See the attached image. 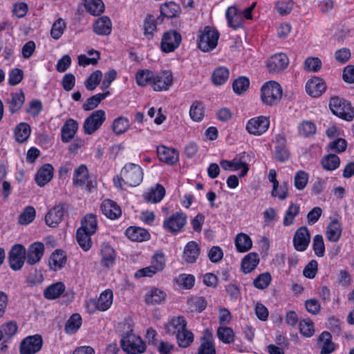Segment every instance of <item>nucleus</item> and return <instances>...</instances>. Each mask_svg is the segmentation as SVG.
Segmentation results:
<instances>
[{
    "instance_id": "f257e3e1",
    "label": "nucleus",
    "mask_w": 354,
    "mask_h": 354,
    "mask_svg": "<svg viewBox=\"0 0 354 354\" xmlns=\"http://www.w3.org/2000/svg\"><path fill=\"white\" fill-rule=\"evenodd\" d=\"M143 179L142 168L136 164H127L121 170L120 176L113 178L115 186L119 189L122 188V181L130 187H136L140 185Z\"/></svg>"
},
{
    "instance_id": "f03ea898",
    "label": "nucleus",
    "mask_w": 354,
    "mask_h": 354,
    "mask_svg": "<svg viewBox=\"0 0 354 354\" xmlns=\"http://www.w3.org/2000/svg\"><path fill=\"white\" fill-rule=\"evenodd\" d=\"M220 34L218 31L211 26H205L198 32V47L203 52L214 50L217 44Z\"/></svg>"
},
{
    "instance_id": "7ed1b4c3",
    "label": "nucleus",
    "mask_w": 354,
    "mask_h": 354,
    "mask_svg": "<svg viewBox=\"0 0 354 354\" xmlns=\"http://www.w3.org/2000/svg\"><path fill=\"white\" fill-rule=\"evenodd\" d=\"M261 97L264 104L268 106L277 104L282 97V88L275 81L265 83L261 87Z\"/></svg>"
},
{
    "instance_id": "20e7f679",
    "label": "nucleus",
    "mask_w": 354,
    "mask_h": 354,
    "mask_svg": "<svg viewBox=\"0 0 354 354\" xmlns=\"http://www.w3.org/2000/svg\"><path fill=\"white\" fill-rule=\"evenodd\" d=\"M121 346L128 354H140L145 351L146 345L140 336L132 330L127 332L121 339Z\"/></svg>"
},
{
    "instance_id": "39448f33",
    "label": "nucleus",
    "mask_w": 354,
    "mask_h": 354,
    "mask_svg": "<svg viewBox=\"0 0 354 354\" xmlns=\"http://www.w3.org/2000/svg\"><path fill=\"white\" fill-rule=\"evenodd\" d=\"M330 109L337 116L351 121L354 118V110L350 102L339 97H332L330 100Z\"/></svg>"
},
{
    "instance_id": "423d86ee",
    "label": "nucleus",
    "mask_w": 354,
    "mask_h": 354,
    "mask_svg": "<svg viewBox=\"0 0 354 354\" xmlns=\"http://www.w3.org/2000/svg\"><path fill=\"white\" fill-rule=\"evenodd\" d=\"M106 120L104 111L99 109L93 111L88 118H86L83 129L85 134H93L103 124Z\"/></svg>"
},
{
    "instance_id": "0eeeda50",
    "label": "nucleus",
    "mask_w": 354,
    "mask_h": 354,
    "mask_svg": "<svg viewBox=\"0 0 354 354\" xmlns=\"http://www.w3.org/2000/svg\"><path fill=\"white\" fill-rule=\"evenodd\" d=\"M42 345L43 339L41 335L28 336L20 344V353L35 354L41 350Z\"/></svg>"
},
{
    "instance_id": "6e6552de",
    "label": "nucleus",
    "mask_w": 354,
    "mask_h": 354,
    "mask_svg": "<svg viewBox=\"0 0 354 354\" xmlns=\"http://www.w3.org/2000/svg\"><path fill=\"white\" fill-rule=\"evenodd\" d=\"M270 125V120L265 116H259L249 120L246 124L245 129L247 131L254 136H261L263 134Z\"/></svg>"
},
{
    "instance_id": "1a4fd4ad",
    "label": "nucleus",
    "mask_w": 354,
    "mask_h": 354,
    "mask_svg": "<svg viewBox=\"0 0 354 354\" xmlns=\"http://www.w3.org/2000/svg\"><path fill=\"white\" fill-rule=\"evenodd\" d=\"M173 82L172 73L169 71H164L157 74H153L151 87L156 91H167Z\"/></svg>"
},
{
    "instance_id": "9d476101",
    "label": "nucleus",
    "mask_w": 354,
    "mask_h": 354,
    "mask_svg": "<svg viewBox=\"0 0 354 354\" xmlns=\"http://www.w3.org/2000/svg\"><path fill=\"white\" fill-rule=\"evenodd\" d=\"M26 258L25 248L21 244L15 245L9 253V263L10 268L14 270H20Z\"/></svg>"
},
{
    "instance_id": "9b49d317",
    "label": "nucleus",
    "mask_w": 354,
    "mask_h": 354,
    "mask_svg": "<svg viewBox=\"0 0 354 354\" xmlns=\"http://www.w3.org/2000/svg\"><path fill=\"white\" fill-rule=\"evenodd\" d=\"M289 59L286 55L277 53L270 57L267 62V68L270 73H279L288 65Z\"/></svg>"
},
{
    "instance_id": "f8f14e48",
    "label": "nucleus",
    "mask_w": 354,
    "mask_h": 354,
    "mask_svg": "<svg viewBox=\"0 0 354 354\" xmlns=\"http://www.w3.org/2000/svg\"><path fill=\"white\" fill-rule=\"evenodd\" d=\"M310 241V236L306 227H300L297 230L293 237V245L297 251H305Z\"/></svg>"
},
{
    "instance_id": "ddd939ff",
    "label": "nucleus",
    "mask_w": 354,
    "mask_h": 354,
    "mask_svg": "<svg viewBox=\"0 0 354 354\" xmlns=\"http://www.w3.org/2000/svg\"><path fill=\"white\" fill-rule=\"evenodd\" d=\"M181 41L180 35L176 31L165 32L162 37L161 48L165 53L174 51Z\"/></svg>"
},
{
    "instance_id": "4468645a",
    "label": "nucleus",
    "mask_w": 354,
    "mask_h": 354,
    "mask_svg": "<svg viewBox=\"0 0 354 354\" xmlns=\"http://www.w3.org/2000/svg\"><path fill=\"white\" fill-rule=\"evenodd\" d=\"M186 222V216L183 213L177 212L165 220L163 226L171 232H177L185 226Z\"/></svg>"
},
{
    "instance_id": "2eb2a0df",
    "label": "nucleus",
    "mask_w": 354,
    "mask_h": 354,
    "mask_svg": "<svg viewBox=\"0 0 354 354\" xmlns=\"http://www.w3.org/2000/svg\"><path fill=\"white\" fill-rule=\"evenodd\" d=\"M187 327V321L183 316L174 317L165 324L164 330L167 335H176Z\"/></svg>"
},
{
    "instance_id": "dca6fc26",
    "label": "nucleus",
    "mask_w": 354,
    "mask_h": 354,
    "mask_svg": "<svg viewBox=\"0 0 354 354\" xmlns=\"http://www.w3.org/2000/svg\"><path fill=\"white\" fill-rule=\"evenodd\" d=\"M274 158L280 162H285L290 158V153L286 147V139L283 134H278L276 137Z\"/></svg>"
},
{
    "instance_id": "f3484780",
    "label": "nucleus",
    "mask_w": 354,
    "mask_h": 354,
    "mask_svg": "<svg viewBox=\"0 0 354 354\" xmlns=\"http://www.w3.org/2000/svg\"><path fill=\"white\" fill-rule=\"evenodd\" d=\"M196 354H216L213 335L208 329L203 331L201 344Z\"/></svg>"
},
{
    "instance_id": "a211bd4d",
    "label": "nucleus",
    "mask_w": 354,
    "mask_h": 354,
    "mask_svg": "<svg viewBox=\"0 0 354 354\" xmlns=\"http://www.w3.org/2000/svg\"><path fill=\"white\" fill-rule=\"evenodd\" d=\"M64 207L62 205H58L49 210L45 216L46 225L50 227H56L63 219Z\"/></svg>"
},
{
    "instance_id": "6ab92c4d",
    "label": "nucleus",
    "mask_w": 354,
    "mask_h": 354,
    "mask_svg": "<svg viewBox=\"0 0 354 354\" xmlns=\"http://www.w3.org/2000/svg\"><path fill=\"white\" fill-rule=\"evenodd\" d=\"M306 88V92L310 96L316 97L320 96L325 91L326 84L322 79L315 77L308 81Z\"/></svg>"
},
{
    "instance_id": "aec40b11",
    "label": "nucleus",
    "mask_w": 354,
    "mask_h": 354,
    "mask_svg": "<svg viewBox=\"0 0 354 354\" xmlns=\"http://www.w3.org/2000/svg\"><path fill=\"white\" fill-rule=\"evenodd\" d=\"M101 210L102 214L110 219H116L122 214L120 206L113 201L105 200L102 203Z\"/></svg>"
},
{
    "instance_id": "412c9836",
    "label": "nucleus",
    "mask_w": 354,
    "mask_h": 354,
    "mask_svg": "<svg viewBox=\"0 0 354 354\" xmlns=\"http://www.w3.org/2000/svg\"><path fill=\"white\" fill-rule=\"evenodd\" d=\"M157 151L160 160L168 165H172L178 160V152L174 149L162 146L158 147Z\"/></svg>"
},
{
    "instance_id": "4be33fe9",
    "label": "nucleus",
    "mask_w": 354,
    "mask_h": 354,
    "mask_svg": "<svg viewBox=\"0 0 354 354\" xmlns=\"http://www.w3.org/2000/svg\"><path fill=\"white\" fill-rule=\"evenodd\" d=\"M44 245L41 243L36 242L30 245L28 248L26 261L30 265H34L40 261L44 254Z\"/></svg>"
},
{
    "instance_id": "5701e85b",
    "label": "nucleus",
    "mask_w": 354,
    "mask_h": 354,
    "mask_svg": "<svg viewBox=\"0 0 354 354\" xmlns=\"http://www.w3.org/2000/svg\"><path fill=\"white\" fill-rule=\"evenodd\" d=\"M101 264L106 268L112 267L115 263L116 254L112 247L107 243H103L101 246Z\"/></svg>"
},
{
    "instance_id": "b1692460",
    "label": "nucleus",
    "mask_w": 354,
    "mask_h": 354,
    "mask_svg": "<svg viewBox=\"0 0 354 354\" xmlns=\"http://www.w3.org/2000/svg\"><path fill=\"white\" fill-rule=\"evenodd\" d=\"M167 293L162 289L153 287L145 295V302L148 305L160 304L165 301Z\"/></svg>"
},
{
    "instance_id": "393cba45",
    "label": "nucleus",
    "mask_w": 354,
    "mask_h": 354,
    "mask_svg": "<svg viewBox=\"0 0 354 354\" xmlns=\"http://www.w3.org/2000/svg\"><path fill=\"white\" fill-rule=\"evenodd\" d=\"M77 129L78 123L75 120H67L62 127V140L68 142L74 138Z\"/></svg>"
},
{
    "instance_id": "a878e982",
    "label": "nucleus",
    "mask_w": 354,
    "mask_h": 354,
    "mask_svg": "<svg viewBox=\"0 0 354 354\" xmlns=\"http://www.w3.org/2000/svg\"><path fill=\"white\" fill-rule=\"evenodd\" d=\"M200 246L195 241H189L185 247L183 252V259L189 263L196 261L200 254Z\"/></svg>"
},
{
    "instance_id": "bb28decb",
    "label": "nucleus",
    "mask_w": 354,
    "mask_h": 354,
    "mask_svg": "<svg viewBox=\"0 0 354 354\" xmlns=\"http://www.w3.org/2000/svg\"><path fill=\"white\" fill-rule=\"evenodd\" d=\"M112 30L111 19L106 16L99 18L93 25V30L98 35H109Z\"/></svg>"
},
{
    "instance_id": "cd10ccee",
    "label": "nucleus",
    "mask_w": 354,
    "mask_h": 354,
    "mask_svg": "<svg viewBox=\"0 0 354 354\" xmlns=\"http://www.w3.org/2000/svg\"><path fill=\"white\" fill-rule=\"evenodd\" d=\"M53 168L50 164L44 165L37 173L35 180L40 187L44 186L53 178Z\"/></svg>"
},
{
    "instance_id": "c85d7f7f",
    "label": "nucleus",
    "mask_w": 354,
    "mask_h": 354,
    "mask_svg": "<svg viewBox=\"0 0 354 354\" xmlns=\"http://www.w3.org/2000/svg\"><path fill=\"white\" fill-rule=\"evenodd\" d=\"M25 102V95L21 90L12 93L10 99L7 102L9 104V111L11 113H15L21 109Z\"/></svg>"
},
{
    "instance_id": "c756f323",
    "label": "nucleus",
    "mask_w": 354,
    "mask_h": 354,
    "mask_svg": "<svg viewBox=\"0 0 354 354\" xmlns=\"http://www.w3.org/2000/svg\"><path fill=\"white\" fill-rule=\"evenodd\" d=\"M165 195V189L162 185L157 184L155 187H151L144 196L147 202L156 203L160 202Z\"/></svg>"
},
{
    "instance_id": "7c9ffc66",
    "label": "nucleus",
    "mask_w": 354,
    "mask_h": 354,
    "mask_svg": "<svg viewBox=\"0 0 354 354\" xmlns=\"http://www.w3.org/2000/svg\"><path fill=\"white\" fill-rule=\"evenodd\" d=\"M259 263V258L258 254L254 252H251L247 254L242 260L241 268L244 273H250Z\"/></svg>"
},
{
    "instance_id": "2f4dec72",
    "label": "nucleus",
    "mask_w": 354,
    "mask_h": 354,
    "mask_svg": "<svg viewBox=\"0 0 354 354\" xmlns=\"http://www.w3.org/2000/svg\"><path fill=\"white\" fill-rule=\"evenodd\" d=\"M65 290V286L62 282H57L48 286L44 291V297L53 300L58 298Z\"/></svg>"
},
{
    "instance_id": "473e14b6",
    "label": "nucleus",
    "mask_w": 354,
    "mask_h": 354,
    "mask_svg": "<svg viewBox=\"0 0 354 354\" xmlns=\"http://www.w3.org/2000/svg\"><path fill=\"white\" fill-rule=\"evenodd\" d=\"M127 236L133 241L141 242L149 239V234L140 227H130L126 230Z\"/></svg>"
},
{
    "instance_id": "72a5a7b5",
    "label": "nucleus",
    "mask_w": 354,
    "mask_h": 354,
    "mask_svg": "<svg viewBox=\"0 0 354 354\" xmlns=\"http://www.w3.org/2000/svg\"><path fill=\"white\" fill-rule=\"evenodd\" d=\"M93 234L88 233L83 229H77L76 239L82 250L88 251L92 246L91 236Z\"/></svg>"
},
{
    "instance_id": "f704fd0d",
    "label": "nucleus",
    "mask_w": 354,
    "mask_h": 354,
    "mask_svg": "<svg viewBox=\"0 0 354 354\" xmlns=\"http://www.w3.org/2000/svg\"><path fill=\"white\" fill-rule=\"evenodd\" d=\"M176 337L179 347L187 348L193 343L194 335L193 333L186 327L181 332L177 333Z\"/></svg>"
},
{
    "instance_id": "c9c22d12",
    "label": "nucleus",
    "mask_w": 354,
    "mask_h": 354,
    "mask_svg": "<svg viewBox=\"0 0 354 354\" xmlns=\"http://www.w3.org/2000/svg\"><path fill=\"white\" fill-rule=\"evenodd\" d=\"M297 130L301 136L309 138L315 134L317 127L313 121L303 120L299 124Z\"/></svg>"
},
{
    "instance_id": "e433bc0d",
    "label": "nucleus",
    "mask_w": 354,
    "mask_h": 354,
    "mask_svg": "<svg viewBox=\"0 0 354 354\" xmlns=\"http://www.w3.org/2000/svg\"><path fill=\"white\" fill-rule=\"evenodd\" d=\"M18 326L15 322L10 321L0 328V335L4 342L10 340L17 332Z\"/></svg>"
},
{
    "instance_id": "4c0bfd02",
    "label": "nucleus",
    "mask_w": 354,
    "mask_h": 354,
    "mask_svg": "<svg viewBox=\"0 0 354 354\" xmlns=\"http://www.w3.org/2000/svg\"><path fill=\"white\" fill-rule=\"evenodd\" d=\"M88 182V172L87 167L82 165L78 167L74 173L73 183L75 186L81 187Z\"/></svg>"
},
{
    "instance_id": "58836bf2",
    "label": "nucleus",
    "mask_w": 354,
    "mask_h": 354,
    "mask_svg": "<svg viewBox=\"0 0 354 354\" xmlns=\"http://www.w3.org/2000/svg\"><path fill=\"white\" fill-rule=\"evenodd\" d=\"M228 25L234 29H237L242 26L241 16L238 14L236 7L231 6L225 12Z\"/></svg>"
},
{
    "instance_id": "ea45409f",
    "label": "nucleus",
    "mask_w": 354,
    "mask_h": 354,
    "mask_svg": "<svg viewBox=\"0 0 354 354\" xmlns=\"http://www.w3.org/2000/svg\"><path fill=\"white\" fill-rule=\"evenodd\" d=\"M113 294L112 290L107 289L102 292L97 300L100 311H106L113 304Z\"/></svg>"
},
{
    "instance_id": "a19ab883",
    "label": "nucleus",
    "mask_w": 354,
    "mask_h": 354,
    "mask_svg": "<svg viewBox=\"0 0 354 354\" xmlns=\"http://www.w3.org/2000/svg\"><path fill=\"white\" fill-rule=\"evenodd\" d=\"M97 228V223L96 216L93 214H86L81 221V227L80 229L88 232V233L95 234Z\"/></svg>"
},
{
    "instance_id": "79ce46f5",
    "label": "nucleus",
    "mask_w": 354,
    "mask_h": 354,
    "mask_svg": "<svg viewBox=\"0 0 354 354\" xmlns=\"http://www.w3.org/2000/svg\"><path fill=\"white\" fill-rule=\"evenodd\" d=\"M342 229L337 219L333 220L328 225L326 231L327 239L330 241L336 242L340 238Z\"/></svg>"
},
{
    "instance_id": "37998d69",
    "label": "nucleus",
    "mask_w": 354,
    "mask_h": 354,
    "mask_svg": "<svg viewBox=\"0 0 354 354\" xmlns=\"http://www.w3.org/2000/svg\"><path fill=\"white\" fill-rule=\"evenodd\" d=\"M235 245L239 252H245L252 248V242L248 235L240 233L236 236Z\"/></svg>"
},
{
    "instance_id": "c03bdc74",
    "label": "nucleus",
    "mask_w": 354,
    "mask_h": 354,
    "mask_svg": "<svg viewBox=\"0 0 354 354\" xmlns=\"http://www.w3.org/2000/svg\"><path fill=\"white\" fill-rule=\"evenodd\" d=\"M160 12L165 17L167 18H173L180 15V8L176 3L170 1L165 3L160 6Z\"/></svg>"
},
{
    "instance_id": "a18cd8bd",
    "label": "nucleus",
    "mask_w": 354,
    "mask_h": 354,
    "mask_svg": "<svg viewBox=\"0 0 354 354\" xmlns=\"http://www.w3.org/2000/svg\"><path fill=\"white\" fill-rule=\"evenodd\" d=\"M110 95V92L106 91L104 93H98L88 98L83 104V109L85 111H91L96 108L99 104Z\"/></svg>"
},
{
    "instance_id": "49530a36",
    "label": "nucleus",
    "mask_w": 354,
    "mask_h": 354,
    "mask_svg": "<svg viewBox=\"0 0 354 354\" xmlns=\"http://www.w3.org/2000/svg\"><path fill=\"white\" fill-rule=\"evenodd\" d=\"M66 261V255L63 252L56 250L53 252L49 260V266L53 270L60 269Z\"/></svg>"
},
{
    "instance_id": "de8ad7c7",
    "label": "nucleus",
    "mask_w": 354,
    "mask_h": 354,
    "mask_svg": "<svg viewBox=\"0 0 354 354\" xmlns=\"http://www.w3.org/2000/svg\"><path fill=\"white\" fill-rule=\"evenodd\" d=\"M84 7L88 12L94 16L100 15L104 10V5L102 0H86Z\"/></svg>"
},
{
    "instance_id": "09e8293b",
    "label": "nucleus",
    "mask_w": 354,
    "mask_h": 354,
    "mask_svg": "<svg viewBox=\"0 0 354 354\" xmlns=\"http://www.w3.org/2000/svg\"><path fill=\"white\" fill-rule=\"evenodd\" d=\"M189 308L192 312L201 313L207 306V302L203 297H192L188 299Z\"/></svg>"
},
{
    "instance_id": "8fccbe9b",
    "label": "nucleus",
    "mask_w": 354,
    "mask_h": 354,
    "mask_svg": "<svg viewBox=\"0 0 354 354\" xmlns=\"http://www.w3.org/2000/svg\"><path fill=\"white\" fill-rule=\"evenodd\" d=\"M229 77V70L226 67L220 66L216 68L212 75V80L214 84L221 85L224 84Z\"/></svg>"
},
{
    "instance_id": "3c124183",
    "label": "nucleus",
    "mask_w": 354,
    "mask_h": 354,
    "mask_svg": "<svg viewBox=\"0 0 354 354\" xmlns=\"http://www.w3.org/2000/svg\"><path fill=\"white\" fill-rule=\"evenodd\" d=\"M153 73L149 70H140L136 74V80L139 86H145L147 84L151 85L153 81Z\"/></svg>"
},
{
    "instance_id": "603ef678",
    "label": "nucleus",
    "mask_w": 354,
    "mask_h": 354,
    "mask_svg": "<svg viewBox=\"0 0 354 354\" xmlns=\"http://www.w3.org/2000/svg\"><path fill=\"white\" fill-rule=\"evenodd\" d=\"M340 164L339 158L335 154H329L324 156L322 160V165L324 169L333 171L337 169Z\"/></svg>"
},
{
    "instance_id": "864d4df0",
    "label": "nucleus",
    "mask_w": 354,
    "mask_h": 354,
    "mask_svg": "<svg viewBox=\"0 0 354 354\" xmlns=\"http://www.w3.org/2000/svg\"><path fill=\"white\" fill-rule=\"evenodd\" d=\"M15 133L17 141L23 142L29 138L30 127L27 123L21 122L16 127Z\"/></svg>"
},
{
    "instance_id": "5fc2aeb1",
    "label": "nucleus",
    "mask_w": 354,
    "mask_h": 354,
    "mask_svg": "<svg viewBox=\"0 0 354 354\" xmlns=\"http://www.w3.org/2000/svg\"><path fill=\"white\" fill-rule=\"evenodd\" d=\"M129 127V121L124 117H118L114 120L112 124L113 131L117 134L120 135L127 131Z\"/></svg>"
},
{
    "instance_id": "6e6d98bb",
    "label": "nucleus",
    "mask_w": 354,
    "mask_h": 354,
    "mask_svg": "<svg viewBox=\"0 0 354 354\" xmlns=\"http://www.w3.org/2000/svg\"><path fill=\"white\" fill-rule=\"evenodd\" d=\"M216 333L218 339L224 344H230L234 341V333L230 327H219Z\"/></svg>"
},
{
    "instance_id": "4d7b16f0",
    "label": "nucleus",
    "mask_w": 354,
    "mask_h": 354,
    "mask_svg": "<svg viewBox=\"0 0 354 354\" xmlns=\"http://www.w3.org/2000/svg\"><path fill=\"white\" fill-rule=\"evenodd\" d=\"M102 77V73L97 70L92 73L84 82L85 87L88 91H93L100 83Z\"/></svg>"
},
{
    "instance_id": "13d9d810",
    "label": "nucleus",
    "mask_w": 354,
    "mask_h": 354,
    "mask_svg": "<svg viewBox=\"0 0 354 354\" xmlns=\"http://www.w3.org/2000/svg\"><path fill=\"white\" fill-rule=\"evenodd\" d=\"M299 206L297 204L292 203L287 209L283 224L285 226H289L293 223L295 218L299 214Z\"/></svg>"
},
{
    "instance_id": "bf43d9fd",
    "label": "nucleus",
    "mask_w": 354,
    "mask_h": 354,
    "mask_svg": "<svg viewBox=\"0 0 354 354\" xmlns=\"http://www.w3.org/2000/svg\"><path fill=\"white\" fill-rule=\"evenodd\" d=\"M82 325V318L79 314H73L67 321L65 330L67 333L76 332Z\"/></svg>"
},
{
    "instance_id": "052dcab7",
    "label": "nucleus",
    "mask_w": 354,
    "mask_h": 354,
    "mask_svg": "<svg viewBox=\"0 0 354 354\" xmlns=\"http://www.w3.org/2000/svg\"><path fill=\"white\" fill-rule=\"evenodd\" d=\"M176 283L184 289H191L195 282V278L192 274H181L175 279Z\"/></svg>"
},
{
    "instance_id": "680f3d73",
    "label": "nucleus",
    "mask_w": 354,
    "mask_h": 354,
    "mask_svg": "<svg viewBox=\"0 0 354 354\" xmlns=\"http://www.w3.org/2000/svg\"><path fill=\"white\" fill-rule=\"evenodd\" d=\"M249 85L250 81L247 77H239L233 82V91L235 93L241 95L248 90Z\"/></svg>"
},
{
    "instance_id": "e2e57ef3",
    "label": "nucleus",
    "mask_w": 354,
    "mask_h": 354,
    "mask_svg": "<svg viewBox=\"0 0 354 354\" xmlns=\"http://www.w3.org/2000/svg\"><path fill=\"white\" fill-rule=\"evenodd\" d=\"M189 115L194 121H201L204 117V107L200 102L196 101L191 106Z\"/></svg>"
},
{
    "instance_id": "0e129e2a",
    "label": "nucleus",
    "mask_w": 354,
    "mask_h": 354,
    "mask_svg": "<svg viewBox=\"0 0 354 354\" xmlns=\"http://www.w3.org/2000/svg\"><path fill=\"white\" fill-rule=\"evenodd\" d=\"M66 28V23L62 18H59L56 20L53 26L50 30V35L55 39H58L63 35L64 31Z\"/></svg>"
},
{
    "instance_id": "69168bd1",
    "label": "nucleus",
    "mask_w": 354,
    "mask_h": 354,
    "mask_svg": "<svg viewBox=\"0 0 354 354\" xmlns=\"http://www.w3.org/2000/svg\"><path fill=\"white\" fill-rule=\"evenodd\" d=\"M35 217V209L32 206L26 207L19 217V223L22 225H28Z\"/></svg>"
},
{
    "instance_id": "338daca9",
    "label": "nucleus",
    "mask_w": 354,
    "mask_h": 354,
    "mask_svg": "<svg viewBox=\"0 0 354 354\" xmlns=\"http://www.w3.org/2000/svg\"><path fill=\"white\" fill-rule=\"evenodd\" d=\"M272 280V277L270 273L264 272L259 274L253 281V284L254 287L258 289H265L268 286L270 281Z\"/></svg>"
},
{
    "instance_id": "774afa93",
    "label": "nucleus",
    "mask_w": 354,
    "mask_h": 354,
    "mask_svg": "<svg viewBox=\"0 0 354 354\" xmlns=\"http://www.w3.org/2000/svg\"><path fill=\"white\" fill-rule=\"evenodd\" d=\"M151 266L154 268L157 272L162 271L165 267V258L162 252H156L151 258Z\"/></svg>"
}]
</instances>
